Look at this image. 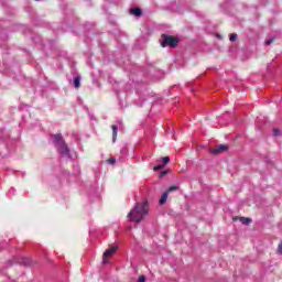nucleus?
Listing matches in <instances>:
<instances>
[{"instance_id":"aec40b11","label":"nucleus","mask_w":282,"mask_h":282,"mask_svg":"<svg viewBox=\"0 0 282 282\" xmlns=\"http://www.w3.org/2000/svg\"><path fill=\"white\" fill-rule=\"evenodd\" d=\"M108 164H116V159H108Z\"/></svg>"},{"instance_id":"9d476101","label":"nucleus","mask_w":282,"mask_h":282,"mask_svg":"<svg viewBox=\"0 0 282 282\" xmlns=\"http://www.w3.org/2000/svg\"><path fill=\"white\" fill-rule=\"evenodd\" d=\"M74 88L78 89L80 87V76H77L73 79Z\"/></svg>"},{"instance_id":"f03ea898","label":"nucleus","mask_w":282,"mask_h":282,"mask_svg":"<svg viewBox=\"0 0 282 282\" xmlns=\"http://www.w3.org/2000/svg\"><path fill=\"white\" fill-rule=\"evenodd\" d=\"M180 44V39L169 34L161 35V45L163 47L175 48Z\"/></svg>"},{"instance_id":"423d86ee","label":"nucleus","mask_w":282,"mask_h":282,"mask_svg":"<svg viewBox=\"0 0 282 282\" xmlns=\"http://www.w3.org/2000/svg\"><path fill=\"white\" fill-rule=\"evenodd\" d=\"M58 149L61 151V155L65 158H72V154L69 153V147H67V143L61 145Z\"/></svg>"},{"instance_id":"ddd939ff","label":"nucleus","mask_w":282,"mask_h":282,"mask_svg":"<svg viewBox=\"0 0 282 282\" xmlns=\"http://www.w3.org/2000/svg\"><path fill=\"white\" fill-rule=\"evenodd\" d=\"M162 160V166H166V164H169V162H171V158H169V156H165V158H162L161 159Z\"/></svg>"},{"instance_id":"0eeeda50","label":"nucleus","mask_w":282,"mask_h":282,"mask_svg":"<svg viewBox=\"0 0 282 282\" xmlns=\"http://www.w3.org/2000/svg\"><path fill=\"white\" fill-rule=\"evenodd\" d=\"M166 199H169V192H164L163 195L161 196L159 204L163 206V204H166Z\"/></svg>"},{"instance_id":"4468645a","label":"nucleus","mask_w":282,"mask_h":282,"mask_svg":"<svg viewBox=\"0 0 282 282\" xmlns=\"http://www.w3.org/2000/svg\"><path fill=\"white\" fill-rule=\"evenodd\" d=\"M229 41H231V43H235V41H237V33H231L229 36Z\"/></svg>"},{"instance_id":"9b49d317","label":"nucleus","mask_w":282,"mask_h":282,"mask_svg":"<svg viewBox=\"0 0 282 282\" xmlns=\"http://www.w3.org/2000/svg\"><path fill=\"white\" fill-rule=\"evenodd\" d=\"M240 221L241 224H243L245 226H248L252 223V219L250 218H246V217H240Z\"/></svg>"},{"instance_id":"f257e3e1","label":"nucleus","mask_w":282,"mask_h":282,"mask_svg":"<svg viewBox=\"0 0 282 282\" xmlns=\"http://www.w3.org/2000/svg\"><path fill=\"white\" fill-rule=\"evenodd\" d=\"M149 202L144 200L142 203H137L134 208L128 214V219L131 221H135V224H140L142 219H144L145 215H149Z\"/></svg>"},{"instance_id":"39448f33","label":"nucleus","mask_w":282,"mask_h":282,"mask_svg":"<svg viewBox=\"0 0 282 282\" xmlns=\"http://www.w3.org/2000/svg\"><path fill=\"white\" fill-rule=\"evenodd\" d=\"M118 251V247H111L110 249H107L104 253V263H109V257H111V254H116V252Z\"/></svg>"},{"instance_id":"2eb2a0df","label":"nucleus","mask_w":282,"mask_h":282,"mask_svg":"<svg viewBox=\"0 0 282 282\" xmlns=\"http://www.w3.org/2000/svg\"><path fill=\"white\" fill-rule=\"evenodd\" d=\"M282 133H281V130H279V129H276V128H274L273 129V135L275 137V138H279V135H281Z\"/></svg>"},{"instance_id":"20e7f679","label":"nucleus","mask_w":282,"mask_h":282,"mask_svg":"<svg viewBox=\"0 0 282 282\" xmlns=\"http://www.w3.org/2000/svg\"><path fill=\"white\" fill-rule=\"evenodd\" d=\"M226 151H228V144H219L210 149L209 153L213 155H219L220 153H226Z\"/></svg>"},{"instance_id":"a211bd4d","label":"nucleus","mask_w":282,"mask_h":282,"mask_svg":"<svg viewBox=\"0 0 282 282\" xmlns=\"http://www.w3.org/2000/svg\"><path fill=\"white\" fill-rule=\"evenodd\" d=\"M121 155H127L128 153V150L127 148H122L121 151H120Z\"/></svg>"},{"instance_id":"7ed1b4c3","label":"nucleus","mask_w":282,"mask_h":282,"mask_svg":"<svg viewBox=\"0 0 282 282\" xmlns=\"http://www.w3.org/2000/svg\"><path fill=\"white\" fill-rule=\"evenodd\" d=\"M52 140H53V144H55V147L58 149L61 147H63L65 143V139L63 138V134L58 133V134H52L51 135Z\"/></svg>"},{"instance_id":"f3484780","label":"nucleus","mask_w":282,"mask_h":282,"mask_svg":"<svg viewBox=\"0 0 282 282\" xmlns=\"http://www.w3.org/2000/svg\"><path fill=\"white\" fill-rule=\"evenodd\" d=\"M164 169V165H155L154 171H162Z\"/></svg>"},{"instance_id":"dca6fc26","label":"nucleus","mask_w":282,"mask_h":282,"mask_svg":"<svg viewBox=\"0 0 282 282\" xmlns=\"http://www.w3.org/2000/svg\"><path fill=\"white\" fill-rule=\"evenodd\" d=\"M275 40H276V37H271V39L267 40L265 45H272V43H274Z\"/></svg>"},{"instance_id":"4be33fe9","label":"nucleus","mask_w":282,"mask_h":282,"mask_svg":"<svg viewBox=\"0 0 282 282\" xmlns=\"http://www.w3.org/2000/svg\"><path fill=\"white\" fill-rule=\"evenodd\" d=\"M20 263H23L24 265H30V262H28L26 260H22Z\"/></svg>"},{"instance_id":"6ab92c4d","label":"nucleus","mask_w":282,"mask_h":282,"mask_svg":"<svg viewBox=\"0 0 282 282\" xmlns=\"http://www.w3.org/2000/svg\"><path fill=\"white\" fill-rule=\"evenodd\" d=\"M138 282H147V276L141 275L138 280Z\"/></svg>"},{"instance_id":"6e6552de","label":"nucleus","mask_w":282,"mask_h":282,"mask_svg":"<svg viewBox=\"0 0 282 282\" xmlns=\"http://www.w3.org/2000/svg\"><path fill=\"white\" fill-rule=\"evenodd\" d=\"M130 12L134 17H142V9H140V8H133V9L130 10Z\"/></svg>"},{"instance_id":"f8f14e48","label":"nucleus","mask_w":282,"mask_h":282,"mask_svg":"<svg viewBox=\"0 0 282 282\" xmlns=\"http://www.w3.org/2000/svg\"><path fill=\"white\" fill-rule=\"evenodd\" d=\"M175 191H180V186H177V185L170 186L166 192L169 194V193H173Z\"/></svg>"},{"instance_id":"412c9836","label":"nucleus","mask_w":282,"mask_h":282,"mask_svg":"<svg viewBox=\"0 0 282 282\" xmlns=\"http://www.w3.org/2000/svg\"><path fill=\"white\" fill-rule=\"evenodd\" d=\"M167 174H169V171H163L161 172L160 177H164V175H167Z\"/></svg>"},{"instance_id":"1a4fd4ad","label":"nucleus","mask_w":282,"mask_h":282,"mask_svg":"<svg viewBox=\"0 0 282 282\" xmlns=\"http://www.w3.org/2000/svg\"><path fill=\"white\" fill-rule=\"evenodd\" d=\"M112 129V142H116V139L118 138V126H111Z\"/></svg>"}]
</instances>
